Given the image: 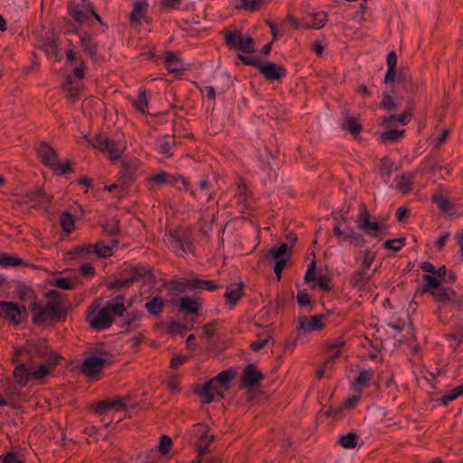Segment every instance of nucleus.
<instances>
[{
  "label": "nucleus",
  "instance_id": "9b49d317",
  "mask_svg": "<svg viewBox=\"0 0 463 463\" xmlns=\"http://www.w3.org/2000/svg\"><path fill=\"white\" fill-rule=\"evenodd\" d=\"M113 363V359L92 355L84 359L80 365V371L87 377H95L100 374L104 367Z\"/></svg>",
  "mask_w": 463,
  "mask_h": 463
},
{
  "label": "nucleus",
  "instance_id": "a211bd4d",
  "mask_svg": "<svg viewBox=\"0 0 463 463\" xmlns=\"http://www.w3.org/2000/svg\"><path fill=\"white\" fill-rule=\"evenodd\" d=\"M36 153L43 165L51 168L58 160V155L53 147L45 142H42L36 148Z\"/></svg>",
  "mask_w": 463,
  "mask_h": 463
},
{
  "label": "nucleus",
  "instance_id": "c9c22d12",
  "mask_svg": "<svg viewBox=\"0 0 463 463\" xmlns=\"http://www.w3.org/2000/svg\"><path fill=\"white\" fill-rule=\"evenodd\" d=\"M175 146V136H173L172 137H170L169 136H165L159 141L156 151L164 155L165 157H171L173 156V149Z\"/></svg>",
  "mask_w": 463,
  "mask_h": 463
},
{
  "label": "nucleus",
  "instance_id": "9d476101",
  "mask_svg": "<svg viewBox=\"0 0 463 463\" xmlns=\"http://www.w3.org/2000/svg\"><path fill=\"white\" fill-rule=\"evenodd\" d=\"M357 224L360 231L368 236L376 237L377 232H381L383 235L387 234V232H383V230L386 229L384 224L370 221V213L364 203H362L360 206V215Z\"/></svg>",
  "mask_w": 463,
  "mask_h": 463
},
{
  "label": "nucleus",
  "instance_id": "5701e85b",
  "mask_svg": "<svg viewBox=\"0 0 463 463\" xmlns=\"http://www.w3.org/2000/svg\"><path fill=\"white\" fill-rule=\"evenodd\" d=\"M27 201L33 203V207H43L49 205L53 197L52 195H47L44 191L41 188H36L33 191L28 192L26 194Z\"/></svg>",
  "mask_w": 463,
  "mask_h": 463
},
{
  "label": "nucleus",
  "instance_id": "ea45409f",
  "mask_svg": "<svg viewBox=\"0 0 463 463\" xmlns=\"http://www.w3.org/2000/svg\"><path fill=\"white\" fill-rule=\"evenodd\" d=\"M345 345V341L342 339L328 343L326 345L327 357L335 363V360L342 354V348Z\"/></svg>",
  "mask_w": 463,
  "mask_h": 463
},
{
  "label": "nucleus",
  "instance_id": "e433bc0d",
  "mask_svg": "<svg viewBox=\"0 0 463 463\" xmlns=\"http://www.w3.org/2000/svg\"><path fill=\"white\" fill-rule=\"evenodd\" d=\"M373 375L374 371L373 369H361L358 376L353 382L352 388L358 389L356 385H362L366 388L369 387Z\"/></svg>",
  "mask_w": 463,
  "mask_h": 463
},
{
  "label": "nucleus",
  "instance_id": "f257e3e1",
  "mask_svg": "<svg viewBox=\"0 0 463 463\" xmlns=\"http://www.w3.org/2000/svg\"><path fill=\"white\" fill-rule=\"evenodd\" d=\"M99 304L95 301L88 308L86 321L97 331H102L109 328L114 323L111 315L122 317L126 311L125 306L112 305L111 301H107L104 307L98 311Z\"/></svg>",
  "mask_w": 463,
  "mask_h": 463
},
{
  "label": "nucleus",
  "instance_id": "49530a36",
  "mask_svg": "<svg viewBox=\"0 0 463 463\" xmlns=\"http://www.w3.org/2000/svg\"><path fill=\"white\" fill-rule=\"evenodd\" d=\"M60 224L62 232L67 234H70L74 230L75 220L71 213L69 212L61 213L60 216Z\"/></svg>",
  "mask_w": 463,
  "mask_h": 463
},
{
  "label": "nucleus",
  "instance_id": "a878e982",
  "mask_svg": "<svg viewBox=\"0 0 463 463\" xmlns=\"http://www.w3.org/2000/svg\"><path fill=\"white\" fill-rule=\"evenodd\" d=\"M24 364H18L14 370V382L22 388L25 387L32 378V372Z\"/></svg>",
  "mask_w": 463,
  "mask_h": 463
},
{
  "label": "nucleus",
  "instance_id": "dca6fc26",
  "mask_svg": "<svg viewBox=\"0 0 463 463\" xmlns=\"http://www.w3.org/2000/svg\"><path fill=\"white\" fill-rule=\"evenodd\" d=\"M191 279L181 278L176 279L164 280L163 287L168 290V295L173 297L187 290H192Z\"/></svg>",
  "mask_w": 463,
  "mask_h": 463
},
{
  "label": "nucleus",
  "instance_id": "774afa93",
  "mask_svg": "<svg viewBox=\"0 0 463 463\" xmlns=\"http://www.w3.org/2000/svg\"><path fill=\"white\" fill-rule=\"evenodd\" d=\"M53 285L56 288L64 290H71L75 288V283L71 279L64 277L55 279L53 281Z\"/></svg>",
  "mask_w": 463,
  "mask_h": 463
},
{
  "label": "nucleus",
  "instance_id": "4c0bfd02",
  "mask_svg": "<svg viewBox=\"0 0 463 463\" xmlns=\"http://www.w3.org/2000/svg\"><path fill=\"white\" fill-rule=\"evenodd\" d=\"M164 307V299L160 296H155L151 300L145 304L146 311L156 317L162 313Z\"/></svg>",
  "mask_w": 463,
  "mask_h": 463
},
{
  "label": "nucleus",
  "instance_id": "2eb2a0df",
  "mask_svg": "<svg viewBox=\"0 0 463 463\" xmlns=\"http://www.w3.org/2000/svg\"><path fill=\"white\" fill-rule=\"evenodd\" d=\"M171 305L178 307V309L184 315H194L196 317H198L199 310L202 307L201 303L197 299L188 296L181 297L178 299L172 298Z\"/></svg>",
  "mask_w": 463,
  "mask_h": 463
},
{
  "label": "nucleus",
  "instance_id": "0e129e2a",
  "mask_svg": "<svg viewBox=\"0 0 463 463\" xmlns=\"http://www.w3.org/2000/svg\"><path fill=\"white\" fill-rule=\"evenodd\" d=\"M95 253V246L93 244H83L79 247H75L71 251H70V255L73 259L80 257L81 254H90Z\"/></svg>",
  "mask_w": 463,
  "mask_h": 463
},
{
  "label": "nucleus",
  "instance_id": "c85d7f7f",
  "mask_svg": "<svg viewBox=\"0 0 463 463\" xmlns=\"http://www.w3.org/2000/svg\"><path fill=\"white\" fill-rule=\"evenodd\" d=\"M370 279V276L366 274V270L358 269L352 272L349 279V285L352 288L363 290Z\"/></svg>",
  "mask_w": 463,
  "mask_h": 463
},
{
  "label": "nucleus",
  "instance_id": "5fc2aeb1",
  "mask_svg": "<svg viewBox=\"0 0 463 463\" xmlns=\"http://www.w3.org/2000/svg\"><path fill=\"white\" fill-rule=\"evenodd\" d=\"M134 108L141 112L142 114L146 113V109L148 107V102L146 97V90L142 89L137 96V98L133 102Z\"/></svg>",
  "mask_w": 463,
  "mask_h": 463
},
{
  "label": "nucleus",
  "instance_id": "f8f14e48",
  "mask_svg": "<svg viewBox=\"0 0 463 463\" xmlns=\"http://www.w3.org/2000/svg\"><path fill=\"white\" fill-rule=\"evenodd\" d=\"M264 379V374L258 369L255 364H247L241 375V385L248 390H254Z\"/></svg>",
  "mask_w": 463,
  "mask_h": 463
},
{
  "label": "nucleus",
  "instance_id": "09e8293b",
  "mask_svg": "<svg viewBox=\"0 0 463 463\" xmlns=\"http://www.w3.org/2000/svg\"><path fill=\"white\" fill-rule=\"evenodd\" d=\"M405 133V129L396 130V129H389L383 133H381L379 139L382 143H386L388 141L392 143H395L399 141Z\"/></svg>",
  "mask_w": 463,
  "mask_h": 463
},
{
  "label": "nucleus",
  "instance_id": "20e7f679",
  "mask_svg": "<svg viewBox=\"0 0 463 463\" xmlns=\"http://www.w3.org/2000/svg\"><path fill=\"white\" fill-rule=\"evenodd\" d=\"M430 296L438 304L439 310L449 307L450 311H459L463 307V296L449 287L441 285Z\"/></svg>",
  "mask_w": 463,
  "mask_h": 463
},
{
  "label": "nucleus",
  "instance_id": "2f4dec72",
  "mask_svg": "<svg viewBox=\"0 0 463 463\" xmlns=\"http://www.w3.org/2000/svg\"><path fill=\"white\" fill-rule=\"evenodd\" d=\"M136 168L129 161H123L121 164V168L118 172L119 178L122 180L123 184H130L135 181Z\"/></svg>",
  "mask_w": 463,
  "mask_h": 463
},
{
  "label": "nucleus",
  "instance_id": "4d7b16f0",
  "mask_svg": "<svg viewBox=\"0 0 463 463\" xmlns=\"http://www.w3.org/2000/svg\"><path fill=\"white\" fill-rule=\"evenodd\" d=\"M405 245V238H398L385 241L382 247L393 252L399 251Z\"/></svg>",
  "mask_w": 463,
  "mask_h": 463
},
{
  "label": "nucleus",
  "instance_id": "423d86ee",
  "mask_svg": "<svg viewBox=\"0 0 463 463\" xmlns=\"http://www.w3.org/2000/svg\"><path fill=\"white\" fill-rule=\"evenodd\" d=\"M84 139L88 146L102 153H109V157L111 160L119 159L123 154V149L118 146V144L102 132L97 133L93 137L84 136Z\"/></svg>",
  "mask_w": 463,
  "mask_h": 463
},
{
  "label": "nucleus",
  "instance_id": "0eeeda50",
  "mask_svg": "<svg viewBox=\"0 0 463 463\" xmlns=\"http://www.w3.org/2000/svg\"><path fill=\"white\" fill-rule=\"evenodd\" d=\"M28 317V312L24 306H20L13 301H0V318L9 324L20 326Z\"/></svg>",
  "mask_w": 463,
  "mask_h": 463
},
{
  "label": "nucleus",
  "instance_id": "c756f323",
  "mask_svg": "<svg viewBox=\"0 0 463 463\" xmlns=\"http://www.w3.org/2000/svg\"><path fill=\"white\" fill-rule=\"evenodd\" d=\"M422 279L425 281V283L422 285L420 288H419L415 296L418 293L422 294H429L430 295L431 292L435 291L439 287H440L442 284L440 283V279L436 278L435 275L432 274H424L422 276Z\"/></svg>",
  "mask_w": 463,
  "mask_h": 463
},
{
  "label": "nucleus",
  "instance_id": "b1692460",
  "mask_svg": "<svg viewBox=\"0 0 463 463\" xmlns=\"http://www.w3.org/2000/svg\"><path fill=\"white\" fill-rule=\"evenodd\" d=\"M148 4L146 0H136L133 4V9L129 14L131 24H140L141 20L146 15Z\"/></svg>",
  "mask_w": 463,
  "mask_h": 463
},
{
  "label": "nucleus",
  "instance_id": "412c9836",
  "mask_svg": "<svg viewBox=\"0 0 463 463\" xmlns=\"http://www.w3.org/2000/svg\"><path fill=\"white\" fill-rule=\"evenodd\" d=\"M244 287L243 282L229 285L224 293L226 304L231 306V307H234L238 304L239 300L244 296Z\"/></svg>",
  "mask_w": 463,
  "mask_h": 463
},
{
  "label": "nucleus",
  "instance_id": "3c124183",
  "mask_svg": "<svg viewBox=\"0 0 463 463\" xmlns=\"http://www.w3.org/2000/svg\"><path fill=\"white\" fill-rule=\"evenodd\" d=\"M297 302L300 308L309 307V312L313 310L315 306V303L311 300V297L308 295L306 289L299 290L297 293Z\"/></svg>",
  "mask_w": 463,
  "mask_h": 463
},
{
  "label": "nucleus",
  "instance_id": "58836bf2",
  "mask_svg": "<svg viewBox=\"0 0 463 463\" xmlns=\"http://www.w3.org/2000/svg\"><path fill=\"white\" fill-rule=\"evenodd\" d=\"M165 64L170 72H179L184 70L181 60L172 52H167L165 53Z\"/></svg>",
  "mask_w": 463,
  "mask_h": 463
},
{
  "label": "nucleus",
  "instance_id": "a19ab883",
  "mask_svg": "<svg viewBox=\"0 0 463 463\" xmlns=\"http://www.w3.org/2000/svg\"><path fill=\"white\" fill-rule=\"evenodd\" d=\"M461 395H463V383L453 388L448 393L437 399L436 402L442 406H447L449 402L455 401Z\"/></svg>",
  "mask_w": 463,
  "mask_h": 463
},
{
  "label": "nucleus",
  "instance_id": "aec40b11",
  "mask_svg": "<svg viewBox=\"0 0 463 463\" xmlns=\"http://www.w3.org/2000/svg\"><path fill=\"white\" fill-rule=\"evenodd\" d=\"M80 38V46L82 52L90 56V59L95 60L97 56V50L99 43L95 41V39L89 34L88 33H79L77 34Z\"/></svg>",
  "mask_w": 463,
  "mask_h": 463
},
{
  "label": "nucleus",
  "instance_id": "bb28decb",
  "mask_svg": "<svg viewBox=\"0 0 463 463\" xmlns=\"http://www.w3.org/2000/svg\"><path fill=\"white\" fill-rule=\"evenodd\" d=\"M203 384H194L193 385V392L194 394H196L199 398H201V402L204 404H210L213 402V392L222 389L221 386H218V383H213V385L209 386L206 392H203Z\"/></svg>",
  "mask_w": 463,
  "mask_h": 463
},
{
  "label": "nucleus",
  "instance_id": "603ef678",
  "mask_svg": "<svg viewBox=\"0 0 463 463\" xmlns=\"http://www.w3.org/2000/svg\"><path fill=\"white\" fill-rule=\"evenodd\" d=\"M15 292L22 301H25L30 298H33L34 301L36 300L34 290L31 287H28L24 284H19L16 287Z\"/></svg>",
  "mask_w": 463,
  "mask_h": 463
},
{
  "label": "nucleus",
  "instance_id": "f704fd0d",
  "mask_svg": "<svg viewBox=\"0 0 463 463\" xmlns=\"http://www.w3.org/2000/svg\"><path fill=\"white\" fill-rule=\"evenodd\" d=\"M415 175L411 172L396 177V189L402 194H406L412 190V180Z\"/></svg>",
  "mask_w": 463,
  "mask_h": 463
},
{
  "label": "nucleus",
  "instance_id": "72a5a7b5",
  "mask_svg": "<svg viewBox=\"0 0 463 463\" xmlns=\"http://www.w3.org/2000/svg\"><path fill=\"white\" fill-rule=\"evenodd\" d=\"M214 440L213 435H209L208 429L199 437L196 444L197 456L204 457L209 453V446Z\"/></svg>",
  "mask_w": 463,
  "mask_h": 463
},
{
  "label": "nucleus",
  "instance_id": "6e6d98bb",
  "mask_svg": "<svg viewBox=\"0 0 463 463\" xmlns=\"http://www.w3.org/2000/svg\"><path fill=\"white\" fill-rule=\"evenodd\" d=\"M56 175H64L73 171L72 164L71 161H66L62 164L58 163V160L54 163V165L51 167Z\"/></svg>",
  "mask_w": 463,
  "mask_h": 463
},
{
  "label": "nucleus",
  "instance_id": "4468645a",
  "mask_svg": "<svg viewBox=\"0 0 463 463\" xmlns=\"http://www.w3.org/2000/svg\"><path fill=\"white\" fill-rule=\"evenodd\" d=\"M317 269V261L313 260L307 266V269L306 270L304 281L306 283H309L311 281L316 280L318 287L324 292H329L333 289V285L331 284V279L327 275H320L317 278L315 277V272Z\"/></svg>",
  "mask_w": 463,
  "mask_h": 463
},
{
  "label": "nucleus",
  "instance_id": "bf43d9fd",
  "mask_svg": "<svg viewBox=\"0 0 463 463\" xmlns=\"http://www.w3.org/2000/svg\"><path fill=\"white\" fill-rule=\"evenodd\" d=\"M348 241L356 248H363L366 244L364 236L355 232L353 228L348 227Z\"/></svg>",
  "mask_w": 463,
  "mask_h": 463
},
{
  "label": "nucleus",
  "instance_id": "13d9d810",
  "mask_svg": "<svg viewBox=\"0 0 463 463\" xmlns=\"http://www.w3.org/2000/svg\"><path fill=\"white\" fill-rule=\"evenodd\" d=\"M268 0H241V7L249 12H257Z\"/></svg>",
  "mask_w": 463,
  "mask_h": 463
},
{
  "label": "nucleus",
  "instance_id": "37998d69",
  "mask_svg": "<svg viewBox=\"0 0 463 463\" xmlns=\"http://www.w3.org/2000/svg\"><path fill=\"white\" fill-rule=\"evenodd\" d=\"M358 436L355 432H348L338 437L337 443L343 448L350 449L357 445Z\"/></svg>",
  "mask_w": 463,
  "mask_h": 463
},
{
  "label": "nucleus",
  "instance_id": "69168bd1",
  "mask_svg": "<svg viewBox=\"0 0 463 463\" xmlns=\"http://www.w3.org/2000/svg\"><path fill=\"white\" fill-rule=\"evenodd\" d=\"M381 108L387 111H393L396 109V104L394 102L393 97L385 92L383 94V99L380 102Z\"/></svg>",
  "mask_w": 463,
  "mask_h": 463
},
{
  "label": "nucleus",
  "instance_id": "393cba45",
  "mask_svg": "<svg viewBox=\"0 0 463 463\" xmlns=\"http://www.w3.org/2000/svg\"><path fill=\"white\" fill-rule=\"evenodd\" d=\"M397 61L398 57L395 51H390L386 57L387 71L383 78L384 84H392L395 82V76L397 74Z\"/></svg>",
  "mask_w": 463,
  "mask_h": 463
},
{
  "label": "nucleus",
  "instance_id": "f3484780",
  "mask_svg": "<svg viewBox=\"0 0 463 463\" xmlns=\"http://www.w3.org/2000/svg\"><path fill=\"white\" fill-rule=\"evenodd\" d=\"M325 315H316L310 317V320L307 317L301 316L298 317V330L303 331H320L324 328Z\"/></svg>",
  "mask_w": 463,
  "mask_h": 463
},
{
  "label": "nucleus",
  "instance_id": "7ed1b4c3",
  "mask_svg": "<svg viewBox=\"0 0 463 463\" xmlns=\"http://www.w3.org/2000/svg\"><path fill=\"white\" fill-rule=\"evenodd\" d=\"M93 5L87 6L78 5L75 1H70L68 4V14L71 20L66 22L67 28L65 34H79L83 24L90 18V9Z\"/></svg>",
  "mask_w": 463,
  "mask_h": 463
},
{
  "label": "nucleus",
  "instance_id": "79ce46f5",
  "mask_svg": "<svg viewBox=\"0 0 463 463\" xmlns=\"http://www.w3.org/2000/svg\"><path fill=\"white\" fill-rule=\"evenodd\" d=\"M62 88L66 92V98L71 101L74 102L80 97V90L78 87L72 85V78L71 75L66 77V82Z\"/></svg>",
  "mask_w": 463,
  "mask_h": 463
},
{
  "label": "nucleus",
  "instance_id": "6e6552de",
  "mask_svg": "<svg viewBox=\"0 0 463 463\" xmlns=\"http://www.w3.org/2000/svg\"><path fill=\"white\" fill-rule=\"evenodd\" d=\"M225 44L229 49L244 53L255 52V42L251 37H243L241 31H225ZM240 52H238L239 54Z\"/></svg>",
  "mask_w": 463,
  "mask_h": 463
},
{
  "label": "nucleus",
  "instance_id": "c03bdc74",
  "mask_svg": "<svg viewBox=\"0 0 463 463\" xmlns=\"http://www.w3.org/2000/svg\"><path fill=\"white\" fill-rule=\"evenodd\" d=\"M21 265H26L25 261L16 255H9L7 253H0V266L6 267H17Z\"/></svg>",
  "mask_w": 463,
  "mask_h": 463
},
{
  "label": "nucleus",
  "instance_id": "f03ea898",
  "mask_svg": "<svg viewBox=\"0 0 463 463\" xmlns=\"http://www.w3.org/2000/svg\"><path fill=\"white\" fill-rule=\"evenodd\" d=\"M238 58L243 64L257 68L260 73L269 81H279L286 76L287 70L283 65H278L270 61H260L257 58L241 53L238 54Z\"/></svg>",
  "mask_w": 463,
  "mask_h": 463
},
{
  "label": "nucleus",
  "instance_id": "4be33fe9",
  "mask_svg": "<svg viewBox=\"0 0 463 463\" xmlns=\"http://www.w3.org/2000/svg\"><path fill=\"white\" fill-rule=\"evenodd\" d=\"M395 82L402 84L404 90L411 94L418 91L419 86L413 82L411 73L408 68H401L397 71Z\"/></svg>",
  "mask_w": 463,
  "mask_h": 463
},
{
  "label": "nucleus",
  "instance_id": "1a4fd4ad",
  "mask_svg": "<svg viewBox=\"0 0 463 463\" xmlns=\"http://www.w3.org/2000/svg\"><path fill=\"white\" fill-rule=\"evenodd\" d=\"M47 303L46 310L51 319L56 321H65L67 318V308L63 307L60 300L61 293L51 289L46 293Z\"/></svg>",
  "mask_w": 463,
  "mask_h": 463
},
{
  "label": "nucleus",
  "instance_id": "e2e57ef3",
  "mask_svg": "<svg viewBox=\"0 0 463 463\" xmlns=\"http://www.w3.org/2000/svg\"><path fill=\"white\" fill-rule=\"evenodd\" d=\"M170 237L176 239L181 244H184L187 248L191 246V239L189 233L184 230H177L170 232Z\"/></svg>",
  "mask_w": 463,
  "mask_h": 463
},
{
  "label": "nucleus",
  "instance_id": "de8ad7c7",
  "mask_svg": "<svg viewBox=\"0 0 463 463\" xmlns=\"http://www.w3.org/2000/svg\"><path fill=\"white\" fill-rule=\"evenodd\" d=\"M411 118L407 116V113L402 112L401 115H388L384 116L382 119L381 126L384 128H388L390 124L396 121L401 123L402 125L405 126L410 123Z\"/></svg>",
  "mask_w": 463,
  "mask_h": 463
},
{
  "label": "nucleus",
  "instance_id": "473e14b6",
  "mask_svg": "<svg viewBox=\"0 0 463 463\" xmlns=\"http://www.w3.org/2000/svg\"><path fill=\"white\" fill-rule=\"evenodd\" d=\"M30 309L32 312V322L33 325H40L50 318L49 314L47 313L46 308L42 307L40 304L36 301H33Z\"/></svg>",
  "mask_w": 463,
  "mask_h": 463
},
{
  "label": "nucleus",
  "instance_id": "39448f33",
  "mask_svg": "<svg viewBox=\"0 0 463 463\" xmlns=\"http://www.w3.org/2000/svg\"><path fill=\"white\" fill-rule=\"evenodd\" d=\"M122 269L121 276L127 279L128 284L131 287L133 284L142 281L143 284L156 282L153 267L142 263L127 264Z\"/></svg>",
  "mask_w": 463,
  "mask_h": 463
},
{
  "label": "nucleus",
  "instance_id": "7c9ffc66",
  "mask_svg": "<svg viewBox=\"0 0 463 463\" xmlns=\"http://www.w3.org/2000/svg\"><path fill=\"white\" fill-rule=\"evenodd\" d=\"M190 286L192 287V290L200 289L206 291H215L222 288L214 280L199 278H192Z\"/></svg>",
  "mask_w": 463,
  "mask_h": 463
},
{
  "label": "nucleus",
  "instance_id": "052dcab7",
  "mask_svg": "<svg viewBox=\"0 0 463 463\" xmlns=\"http://www.w3.org/2000/svg\"><path fill=\"white\" fill-rule=\"evenodd\" d=\"M288 249L289 247L287 243H282L279 246H274L269 250L268 256L273 260H285L283 257L286 255Z\"/></svg>",
  "mask_w": 463,
  "mask_h": 463
},
{
  "label": "nucleus",
  "instance_id": "cd10ccee",
  "mask_svg": "<svg viewBox=\"0 0 463 463\" xmlns=\"http://www.w3.org/2000/svg\"><path fill=\"white\" fill-rule=\"evenodd\" d=\"M344 130L349 132L354 138H356L363 129L362 124L357 118L346 113L341 123Z\"/></svg>",
  "mask_w": 463,
  "mask_h": 463
},
{
  "label": "nucleus",
  "instance_id": "a18cd8bd",
  "mask_svg": "<svg viewBox=\"0 0 463 463\" xmlns=\"http://www.w3.org/2000/svg\"><path fill=\"white\" fill-rule=\"evenodd\" d=\"M103 232L109 236H115L120 233V222L117 217L107 220L101 224Z\"/></svg>",
  "mask_w": 463,
  "mask_h": 463
},
{
  "label": "nucleus",
  "instance_id": "ddd939ff",
  "mask_svg": "<svg viewBox=\"0 0 463 463\" xmlns=\"http://www.w3.org/2000/svg\"><path fill=\"white\" fill-rule=\"evenodd\" d=\"M63 357L54 352L50 351L44 358V363L41 364L38 369L32 372V378L34 380H42L46 375L50 374L51 372L54 371L55 368L61 364Z\"/></svg>",
  "mask_w": 463,
  "mask_h": 463
},
{
  "label": "nucleus",
  "instance_id": "8fccbe9b",
  "mask_svg": "<svg viewBox=\"0 0 463 463\" xmlns=\"http://www.w3.org/2000/svg\"><path fill=\"white\" fill-rule=\"evenodd\" d=\"M312 22L305 25L306 28L321 29L327 21V14L325 12L313 13L311 14Z\"/></svg>",
  "mask_w": 463,
  "mask_h": 463
},
{
  "label": "nucleus",
  "instance_id": "338daca9",
  "mask_svg": "<svg viewBox=\"0 0 463 463\" xmlns=\"http://www.w3.org/2000/svg\"><path fill=\"white\" fill-rule=\"evenodd\" d=\"M375 259V253L371 250H365L363 251V260L360 269L368 270Z\"/></svg>",
  "mask_w": 463,
  "mask_h": 463
},
{
  "label": "nucleus",
  "instance_id": "864d4df0",
  "mask_svg": "<svg viewBox=\"0 0 463 463\" xmlns=\"http://www.w3.org/2000/svg\"><path fill=\"white\" fill-rule=\"evenodd\" d=\"M431 200L444 213H448L453 208L450 200L442 195L433 194Z\"/></svg>",
  "mask_w": 463,
  "mask_h": 463
},
{
  "label": "nucleus",
  "instance_id": "680f3d73",
  "mask_svg": "<svg viewBox=\"0 0 463 463\" xmlns=\"http://www.w3.org/2000/svg\"><path fill=\"white\" fill-rule=\"evenodd\" d=\"M95 253L99 258H109L112 255V247L106 245L102 241H97L95 244Z\"/></svg>",
  "mask_w": 463,
  "mask_h": 463
},
{
  "label": "nucleus",
  "instance_id": "6ab92c4d",
  "mask_svg": "<svg viewBox=\"0 0 463 463\" xmlns=\"http://www.w3.org/2000/svg\"><path fill=\"white\" fill-rule=\"evenodd\" d=\"M235 374L232 370H224L219 373L215 377L210 379L208 382L203 383V392H206L209 386L213 383H218L224 391L230 388V383L233 380Z\"/></svg>",
  "mask_w": 463,
  "mask_h": 463
}]
</instances>
